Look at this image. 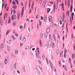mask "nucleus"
<instances>
[{
    "label": "nucleus",
    "instance_id": "obj_33",
    "mask_svg": "<svg viewBox=\"0 0 75 75\" xmlns=\"http://www.w3.org/2000/svg\"><path fill=\"white\" fill-rule=\"evenodd\" d=\"M12 4L13 5H14L16 4V2L14 1H13L12 2Z\"/></svg>",
    "mask_w": 75,
    "mask_h": 75
},
{
    "label": "nucleus",
    "instance_id": "obj_12",
    "mask_svg": "<svg viewBox=\"0 0 75 75\" xmlns=\"http://www.w3.org/2000/svg\"><path fill=\"white\" fill-rule=\"evenodd\" d=\"M60 5H61V6H62V8H63V10H64V3H63V2H62V4H61Z\"/></svg>",
    "mask_w": 75,
    "mask_h": 75
},
{
    "label": "nucleus",
    "instance_id": "obj_50",
    "mask_svg": "<svg viewBox=\"0 0 75 75\" xmlns=\"http://www.w3.org/2000/svg\"><path fill=\"white\" fill-rule=\"evenodd\" d=\"M13 14H16V11L14 10H13Z\"/></svg>",
    "mask_w": 75,
    "mask_h": 75
},
{
    "label": "nucleus",
    "instance_id": "obj_31",
    "mask_svg": "<svg viewBox=\"0 0 75 75\" xmlns=\"http://www.w3.org/2000/svg\"><path fill=\"white\" fill-rule=\"evenodd\" d=\"M23 27V26L22 25H21V26L20 27V29H21V30L22 29V28Z\"/></svg>",
    "mask_w": 75,
    "mask_h": 75
},
{
    "label": "nucleus",
    "instance_id": "obj_24",
    "mask_svg": "<svg viewBox=\"0 0 75 75\" xmlns=\"http://www.w3.org/2000/svg\"><path fill=\"white\" fill-rule=\"evenodd\" d=\"M20 13H19L18 15L17 18L18 20H19L20 19Z\"/></svg>",
    "mask_w": 75,
    "mask_h": 75
},
{
    "label": "nucleus",
    "instance_id": "obj_9",
    "mask_svg": "<svg viewBox=\"0 0 75 75\" xmlns=\"http://www.w3.org/2000/svg\"><path fill=\"white\" fill-rule=\"evenodd\" d=\"M13 26H15L16 25V22H13Z\"/></svg>",
    "mask_w": 75,
    "mask_h": 75
},
{
    "label": "nucleus",
    "instance_id": "obj_36",
    "mask_svg": "<svg viewBox=\"0 0 75 75\" xmlns=\"http://www.w3.org/2000/svg\"><path fill=\"white\" fill-rule=\"evenodd\" d=\"M56 52L57 53V54H58L59 53V50H57L56 51Z\"/></svg>",
    "mask_w": 75,
    "mask_h": 75
},
{
    "label": "nucleus",
    "instance_id": "obj_35",
    "mask_svg": "<svg viewBox=\"0 0 75 75\" xmlns=\"http://www.w3.org/2000/svg\"><path fill=\"white\" fill-rule=\"evenodd\" d=\"M49 37H50V40H52V38H51V35H49Z\"/></svg>",
    "mask_w": 75,
    "mask_h": 75
},
{
    "label": "nucleus",
    "instance_id": "obj_20",
    "mask_svg": "<svg viewBox=\"0 0 75 75\" xmlns=\"http://www.w3.org/2000/svg\"><path fill=\"white\" fill-rule=\"evenodd\" d=\"M70 22L71 24H72V18L71 17L70 18Z\"/></svg>",
    "mask_w": 75,
    "mask_h": 75
},
{
    "label": "nucleus",
    "instance_id": "obj_25",
    "mask_svg": "<svg viewBox=\"0 0 75 75\" xmlns=\"http://www.w3.org/2000/svg\"><path fill=\"white\" fill-rule=\"evenodd\" d=\"M17 53H18V50H15V54H17Z\"/></svg>",
    "mask_w": 75,
    "mask_h": 75
},
{
    "label": "nucleus",
    "instance_id": "obj_16",
    "mask_svg": "<svg viewBox=\"0 0 75 75\" xmlns=\"http://www.w3.org/2000/svg\"><path fill=\"white\" fill-rule=\"evenodd\" d=\"M39 42H40V47H42V43L41 42V40H40L39 41Z\"/></svg>",
    "mask_w": 75,
    "mask_h": 75
},
{
    "label": "nucleus",
    "instance_id": "obj_41",
    "mask_svg": "<svg viewBox=\"0 0 75 75\" xmlns=\"http://www.w3.org/2000/svg\"><path fill=\"white\" fill-rule=\"evenodd\" d=\"M72 55V57L73 58H74V56H75V54H73Z\"/></svg>",
    "mask_w": 75,
    "mask_h": 75
},
{
    "label": "nucleus",
    "instance_id": "obj_37",
    "mask_svg": "<svg viewBox=\"0 0 75 75\" xmlns=\"http://www.w3.org/2000/svg\"><path fill=\"white\" fill-rule=\"evenodd\" d=\"M34 6V4H33L32 5L31 8L33 9V7Z\"/></svg>",
    "mask_w": 75,
    "mask_h": 75
},
{
    "label": "nucleus",
    "instance_id": "obj_49",
    "mask_svg": "<svg viewBox=\"0 0 75 75\" xmlns=\"http://www.w3.org/2000/svg\"><path fill=\"white\" fill-rule=\"evenodd\" d=\"M54 71H57V69L55 67H54Z\"/></svg>",
    "mask_w": 75,
    "mask_h": 75
},
{
    "label": "nucleus",
    "instance_id": "obj_62",
    "mask_svg": "<svg viewBox=\"0 0 75 75\" xmlns=\"http://www.w3.org/2000/svg\"><path fill=\"white\" fill-rule=\"evenodd\" d=\"M64 36H63V41H64Z\"/></svg>",
    "mask_w": 75,
    "mask_h": 75
},
{
    "label": "nucleus",
    "instance_id": "obj_2",
    "mask_svg": "<svg viewBox=\"0 0 75 75\" xmlns=\"http://www.w3.org/2000/svg\"><path fill=\"white\" fill-rule=\"evenodd\" d=\"M24 14V7H23L22 10V12H21V17H22L23 16V14Z\"/></svg>",
    "mask_w": 75,
    "mask_h": 75
},
{
    "label": "nucleus",
    "instance_id": "obj_21",
    "mask_svg": "<svg viewBox=\"0 0 75 75\" xmlns=\"http://www.w3.org/2000/svg\"><path fill=\"white\" fill-rule=\"evenodd\" d=\"M11 37L13 38V39L14 40H15L16 39V38H15L14 37V36L13 35H11Z\"/></svg>",
    "mask_w": 75,
    "mask_h": 75
},
{
    "label": "nucleus",
    "instance_id": "obj_11",
    "mask_svg": "<svg viewBox=\"0 0 75 75\" xmlns=\"http://www.w3.org/2000/svg\"><path fill=\"white\" fill-rule=\"evenodd\" d=\"M45 1H43V7H45Z\"/></svg>",
    "mask_w": 75,
    "mask_h": 75
},
{
    "label": "nucleus",
    "instance_id": "obj_4",
    "mask_svg": "<svg viewBox=\"0 0 75 75\" xmlns=\"http://www.w3.org/2000/svg\"><path fill=\"white\" fill-rule=\"evenodd\" d=\"M16 19V15H12L11 16V19L12 20H13L14 19Z\"/></svg>",
    "mask_w": 75,
    "mask_h": 75
},
{
    "label": "nucleus",
    "instance_id": "obj_30",
    "mask_svg": "<svg viewBox=\"0 0 75 75\" xmlns=\"http://www.w3.org/2000/svg\"><path fill=\"white\" fill-rule=\"evenodd\" d=\"M45 37H47V34L45 33Z\"/></svg>",
    "mask_w": 75,
    "mask_h": 75
},
{
    "label": "nucleus",
    "instance_id": "obj_29",
    "mask_svg": "<svg viewBox=\"0 0 75 75\" xmlns=\"http://www.w3.org/2000/svg\"><path fill=\"white\" fill-rule=\"evenodd\" d=\"M39 22L40 25H41V23H42L41 21V20H40Z\"/></svg>",
    "mask_w": 75,
    "mask_h": 75
},
{
    "label": "nucleus",
    "instance_id": "obj_18",
    "mask_svg": "<svg viewBox=\"0 0 75 75\" xmlns=\"http://www.w3.org/2000/svg\"><path fill=\"white\" fill-rule=\"evenodd\" d=\"M47 33H48L50 32V28H47Z\"/></svg>",
    "mask_w": 75,
    "mask_h": 75
},
{
    "label": "nucleus",
    "instance_id": "obj_10",
    "mask_svg": "<svg viewBox=\"0 0 75 75\" xmlns=\"http://www.w3.org/2000/svg\"><path fill=\"white\" fill-rule=\"evenodd\" d=\"M47 21V15H46V17H44V21L45 22Z\"/></svg>",
    "mask_w": 75,
    "mask_h": 75
},
{
    "label": "nucleus",
    "instance_id": "obj_47",
    "mask_svg": "<svg viewBox=\"0 0 75 75\" xmlns=\"http://www.w3.org/2000/svg\"><path fill=\"white\" fill-rule=\"evenodd\" d=\"M50 3L51 4H53L54 3L53 2V1H51L50 2Z\"/></svg>",
    "mask_w": 75,
    "mask_h": 75
},
{
    "label": "nucleus",
    "instance_id": "obj_3",
    "mask_svg": "<svg viewBox=\"0 0 75 75\" xmlns=\"http://www.w3.org/2000/svg\"><path fill=\"white\" fill-rule=\"evenodd\" d=\"M7 59H8V57H6L5 58V60H4V63L5 65L6 64H7Z\"/></svg>",
    "mask_w": 75,
    "mask_h": 75
},
{
    "label": "nucleus",
    "instance_id": "obj_54",
    "mask_svg": "<svg viewBox=\"0 0 75 75\" xmlns=\"http://www.w3.org/2000/svg\"><path fill=\"white\" fill-rule=\"evenodd\" d=\"M57 30H54V33H55V34H56V33H57Z\"/></svg>",
    "mask_w": 75,
    "mask_h": 75
},
{
    "label": "nucleus",
    "instance_id": "obj_64",
    "mask_svg": "<svg viewBox=\"0 0 75 75\" xmlns=\"http://www.w3.org/2000/svg\"><path fill=\"white\" fill-rule=\"evenodd\" d=\"M21 5L22 6H23V3L22 2L21 3Z\"/></svg>",
    "mask_w": 75,
    "mask_h": 75
},
{
    "label": "nucleus",
    "instance_id": "obj_52",
    "mask_svg": "<svg viewBox=\"0 0 75 75\" xmlns=\"http://www.w3.org/2000/svg\"><path fill=\"white\" fill-rule=\"evenodd\" d=\"M12 13H13V11H12V10H11V13L10 15H12Z\"/></svg>",
    "mask_w": 75,
    "mask_h": 75
},
{
    "label": "nucleus",
    "instance_id": "obj_42",
    "mask_svg": "<svg viewBox=\"0 0 75 75\" xmlns=\"http://www.w3.org/2000/svg\"><path fill=\"white\" fill-rule=\"evenodd\" d=\"M8 8H9V7H8L6 9V11H8Z\"/></svg>",
    "mask_w": 75,
    "mask_h": 75
},
{
    "label": "nucleus",
    "instance_id": "obj_28",
    "mask_svg": "<svg viewBox=\"0 0 75 75\" xmlns=\"http://www.w3.org/2000/svg\"><path fill=\"white\" fill-rule=\"evenodd\" d=\"M50 10H51V9L49 8L47 9V13H48L50 11Z\"/></svg>",
    "mask_w": 75,
    "mask_h": 75
},
{
    "label": "nucleus",
    "instance_id": "obj_1",
    "mask_svg": "<svg viewBox=\"0 0 75 75\" xmlns=\"http://www.w3.org/2000/svg\"><path fill=\"white\" fill-rule=\"evenodd\" d=\"M64 57L65 58H66V57L67 56V55H66V54L67 53V49L66 48H65L64 49Z\"/></svg>",
    "mask_w": 75,
    "mask_h": 75
},
{
    "label": "nucleus",
    "instance_id": "obj_43",
    "mask_svg": "<svg viewBox=\"0 0 75 75\" xmlns=\"http://www.w3.org/2000/svg\"><path fill=\"white\" fill-rule=\"evenodd\" d=\"M36 55L37 57L38 58V53L37 52H36Z\"/></svg>",
    "mask_w": 75,
    "mask_h": 75
},
{
    "label": "nucleus",
    "instance_id": "obj_6",
    "mask_svg": "<svg viewBox=\"0 0 75 75\" xmlns=\"http://www.w3.org/2000/svg\"><path fill=\"white\" fill-rule=\"evenodd\" d=\"M13 34H14V35H16V37H18V34H17V33H16V32L15 31H13Z\"/></svg>",
    "mask_w": 75,
    "mask_h": 75
},
{
    "label": "nucleus",
    "instance_id": "obj_39",
    "mask_svg": "<svg viewBox=\"0 0 75 75\" xmlns=\"http://www.w3.org/2000/svg\"><path fill=\"white\" fill-rule=\"evenodd\" d=\"M42 58L43 59H45V57H44V55H42Z\"/></svg>",
    "mask_w": 75,
    "mask_h": 75
},
{
    "label": "nucleus",
    "instance_id": "obj_59",
    "mask_svg": "<svg viewBox=\"0 0 75 75\" xmlns=\"http://www.w3.org/2000/svg\"><path fill=\"white\" fill-rule=\"evenodd\" d=\"M52 46L53 47H54V44L52 43Z\"/></svg>",
    "mask_w": 75,
    "mask_h": 75
},
{
    "label": "nucleus",
    "instance_id": "obj_51",
    "mask_svg": "<svg viewBox=\"0 0 75 75\" xmlns=\"http://www.w3.org/2000/svg\"><path fill=\"white\" fill-rule=\"evenodd\" d=\"M36 19H37V18H38V15H36Z\"/></svg>",
    "mask_w": 75,
    "mask_h": 75
},
{
    "label": "nucleus",
    "instance_id": "obj_63",
    "mask_svg": "<svg viewBox=\"0 0 75 75\" xmlns=\"http://www.w3.org/2000/svg\"><path fill=\"white\" fill-rule=\"evenodd\" d=\"M32 50H33V51H34V50H35V48H33L32 49Z\"/></svg>",
    "mask_w": 75,
    "mask_h": 75
},
{
    "label": "nucleus",
    "instance_id": "obj_8",
    "mask_svg": "<svg viewBox=\"0 0 75 75\" xmlns=\"http://www.w3.org/2000/svg\"><path fill=\"white\" fill-rule=\"evenodd\" d=\"M26 39H25V37H23V40H22V41H23V42H25V40H26Z\"/></svg>",
    "mask_w": 75,
    "mask_h": 75
},
{
    "label": "nucleus",
    "instance_id": "obj_23",
    "mask_svg": "<svg viewBox=\"0 0 75 75\" xmlns=\"http://www.w3.org/2000/svg\"><path fill=\"white\" fill-rule=\"evenodd\" d=\"M50 18H49V21H51V20H52V16H50Z\"/></svg>",
    "mask_w": 75,
    "mask_h": 75
},
{
    "label": "nucleus",
    "instance_id": "obj_17",
    "mask_svg": "<svg viewBox=\"0 0 75 75\" xmlns=\"http://www.w3.org/2000/svg\"><path fill=\"white\" fill-rule=\"evenodd\" d=\"M7 44H9V43H10L11 42V40H8L7 41Z\"/></svg>",
    "mask_w": 75,
    "mask_h": 75
},
{
    "label": "nucleus",
    "instance_id": "obj_34",
    "mask_svg": "<svg viewBox=\"0 0 75 75\" xmlns=\"http://www.w3.org/2000/svg\"><path fill=\"white\" fill-rule=\"evenodd\" d=\"M12 7H13V8L14 9H16V8H17L16 7V6H13Z\"/></svg>",
    "mask_w": 75,
    "mask_h": 75
},
{
    "label": "nucleus",
    "instance_id": "obj_56",
    "mask_svg": "<svg viewBox=\"0 0 75 75\" xmlns=\"http://www.w3.org/2000/svg\"><path fill=\"white\" fill-rule=\"evenodd\" d=\"M69 62H71V59L70 58H69Z\"/></svg>",
    "mask_w": 75,
    "mask_h": 75
},
{
    "label": "nucleus",
    "instance_id": "obj_32",
    "mask_svg": "<svg viewBox=\"0 0 75 75\" xmlns=\"http://www.w3.org/2000/svg\"><path fill=\"white\" fill-rule=\"evenodd\" d=\"M60 18V19L61 20H62V17H61V16H60L59 17V19Z\"/></svg>",
    "mask_w": 75,
    "mask_h": 75
},
{
    "label": "nucleus",
    "instance_id": "obj_48",
    "mask_svg": "<svg viewBox=\"0 0 75 75\" xmlns=\"http://www.w3.org/2000/svg\"><path fill=\"white\" fill-rule=\"evenodd\" d=\"M62 24V21H60V25H61Z\"/></svg>",
    "mask_w": 75,
    "mask_h": 75
},
{
    "label": "nucleus",
    "instance_id": "obj_44",
    "mask_svg": "<svg viewBox=\"0 0 75 75\" xmlns=\"http://www.w3.org/2000/svg\"><path fill=\"white\" fill-rule=\"evenodd\" d=\"M62 15H63V18H65V15L64 13H62Z\"/></svg>",
    "mask_w": 75,
    "mask_h": 75
},
{
    "label": "nucleus",
    "instance_id": "obj_40",
    "mask_svg": "<svg viewBox=\"0 0 75 75\" xmlns=\"http://www.w3.org/2000/svg\"><path fill=\"white\" fill-rule=\"evenodd\" d=\"M43 34H41L40 35V37L41 38H42V36H43Z\"/></svg>",
    "mask_w": 75,
    "mask_h": 75
},
{
    "label": "nucleus",
    "instance_id": "obj_5",
    "mask_svg": "<svg viewBox=\"0 0 75 75\" xmlns=\"http://www.w3.org/2000/svg\"><path fill=\"white\" fill-rule=\"evenodd\" d=\"M48 45L49 46H51V44H52V43L51 42H50V41L48 42H47Z\"/></svg>",
    "mask_w": 75,
    "mask_h": 75
},
{
    "label": "nucleus",
    "instance_id": "obj_13",
    "mask_svg": "<svg viewBox=\"0 0 75 75\" xmlns=\"http://www.w3.org/2000/svg\"><path fill=\"white\" fill-rule=\"evenodd\" d=\"M73 16H74V13H73L72 14H71L72 19L73 20H74V17Z\"/></svg>",
    "mask_w": 75,
    "mask_h": 75
},
{
    "label": "nucleus",
    "instance_id": "obj_45",
    "mask_svg": "<svg viewBox=\"0 0 75 75\" xmlns=\"http://www.w3.org/2000/svg\"><path fill=\"white\" fill-rule=\"evenodd\" d=\"M20 47H21V46H22L23 45V43H20Z\"/></svg>",
    "mask_w": 75,
    "mask_h": 75
},
{
    "label": "nucleus",
    "instance_id": "obj_60",
    "mask_svg": "<svg viewBox=\"0 0 75 75\" xmlns=\"http://www.w3.org/2000/svg\"><path fill=\"white\" fill-rule=\"evenodd\" d=\"M50 66H51V65H52V63L51 62V61H50Z\"/></svg>",
    "mask_w": 75,
    "mask_h": 75
},
{
    "label": "nucleus",
    "instance_id": "obj_7",
    "mask_svg": "<svg viewBox=\"0 0 75 75\" xmlns=\"http://www.w3.org/2000/svg\"><path fill=\"white\" fill-rule=\"evenodd\" d=\"M7 13H6L4 15V20H5V18H7Z\"/></svg>",
    "mask_w": 75,
    "mask_h": 75
},
{
    "label": "nucleus",
    "instance_id": "obj_55",
    "mask_svg": "<svg viewBox=\"0 0 75 75\" xmlns=\"http://www.w3.org/2000/svg\"><path fill=\"white\" fill-rule=\"evenodd\" d=\"M10 22H11L10 20V19H9L8 21V23L10 24Z\"/></svg>",
    "mask_w": 75,
    "mask_h": 75
},
{
    "label": "nucleus",
    "instance_id": "obj_46",
    "mask_svg": "<svg viewBox=\"0 0 75 75\" xmlns=\"http://www.w3.org/2000/svg\"><path fill=\"white\" fill-rule=\"evenodd\" d=\"M41 20H43V17L42 16H41Z\"/></svg>",
    "mask_w": 75,
    "mask_h": 75
},
{
    "label": "nucleus",
    "instance_id": "obj_58",
    "mask_svg": "<svg viewBox=\"0 0 75 75\" xmlns=\"http://www.w3.org/2000/svg\"><path fill=\"white\" fill-rule=\"evenodd\" d=\"M31 4V0H29V4Z\"/></svg>",
    "mask_w": 75,
    "mask_h": 75
},
{
    "label": "nucleus",
    "instance_id": "obj_27",
    "mask_svg": "<svg viewBox=\"0 0 75 75\" xmlns=\"http://www.w3.org/2000/svg\"><path fill=\"white\" fill-rule=\"evenodd\" d=\"M14 69H16V63H15L14 65Z\"/></svg>",
    "mask_w": 75,
    "mask_h": 75
},
{
    "label": "nucleus",
    "instance_id": "obj_57",
    "mask_svg": "<svg viewBox=\"0 0 75 75\" xmlns=\"http://www.w3.org/2000/svg\"><path fill=\"white\" fill-rule=\"evenodd\" d=\"M54 11L55 12V4H54Z\"/></svg>",
    "mask_w": 75,
    "mask_h": 75
},
{
    "label": "nucleus",
    "instance_id": "obj_14",
    "mask_svg": "<svg viewBox=\"0 0 75 75\" xmlns=\"http://www.w3.org/2000/svg\"><path fill=\"white\" fill-rule=\"evenodd\" d=\"M73 6H72V5H71V13H72V9L73 8Z\"/></svg>",
    "mask_w": 75,
    "mask_h": 75
},
{
    "label": "nucleus",
    "instance_id": "obj_22",
    "mask_svg": "<svg viewBox=\"0 0 75 75\" xmlns=\"http://www.w3.org/2000/svg\"><path fill=\"white\" fill-rule=\"evenodd\" d=\"M3 44L2 43L1 45V48H3Z\"/></svg>",
    "mask_w": 75,
    "mask_h": 75
},
{
    "label": "nucleus",
    "instance_id": "obj_38",
    "mask_svg": "<svg viewBox=\"0 0 75 75\" xmlns=\"http://www.w3.org/2000/svg\"><path fill=\"white\" fill-rule=\"evenodd\" d=\"M7 4H5V7H4V8L5 9V8H6V7H7Z\"/></svg>",
    "mask_w": 75,
    "mask_h": 75
},
{
    "label": "nucleus",
    "instance_id": "obj_15",
    "mask_svg": "<svg viewBox=\"0 0 75 75\" xmlns=\"http://www.w3.org/2000/svg\"><path fill=\"white\" fill-rule=\"evenodd\" d=\"M10 32V30H8L7 31V33H6V35H7V34H8Z\"/></svg>",
    "mask_w": 75,
    "mask_h": 75
},
{
    "label": "nucleus",
    "instance_id": "obj_26",
    "mask_svg": "<svg viewBox=\"0 0 75 75\" xmlns=\"http://www.w3.org/2000/svg\"><path fill=\"white\" fill-rule=\"evenodd\" d=\"M68 5H70V0H68Z\"/></svg>",
    "mask_w": 75,
    "mask_h": 75
},
{
    "label": "nucleus",
    "instance_id": "obj_19",
    "mask_svg": "<svg viewBox=\"0 0 75 75\" xmlns=\"http://www.w3.org/2000/svg\"><path fill=\"white\" fill-rule=\"evenodd\" d=\"M68 17H69V10L68 11V12H66V16H68Z\"/></svg>",
    "mask_w": 75,
    "mask_h": 75
},
{
    "label": "nucleus",
    "instance_id": "obj_53",
    "mask_svg": "<svg viewBox=\"0 0 75 75\" xmlns=\"http://www.w3.org/2000/svg\"><path fill=\"white\" fill-rule=\"evenodd\" d=\"M28 48H29V47H28V46H27L25 47V50H27V49H28Z\"/></svg>",
    "mask_w": 75,
    "mask_h": 75
},
{
    "label": "nucleus",
    "instance_id": "obj_61",
    "mask_svg": "<svg viewBox=\"0 0 75 75\" xmlns=\"http://www.w3.org/2000/svg\"><path fill=\"white\" fill-rule=\"evenodd\" d=\"M71 68H72V67H73V66L72 65V64H71Z\"/></svg>",
    "mask_w": 75,
    "mask_h": 75
}]
</instances>
